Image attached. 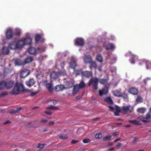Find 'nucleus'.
Here are the masks:
<instances>
[{"instance_id":"nucleus-15","label":"nucleus","mask_w":151,"mask_h":151,"mask_svg":"<svg viewBox=\"0 0 151 151\" xmlns=\"http://www.w3.org/2000/svg\"><path fill=\"white\" fill-rule=\"evenodd\" d=\"M74 82L73 81H66L65 83L64 86L65 88H70L72 87Z\"/></svg>"},{"instance_id":"nucleus-20","label":"nucleus","mask_w":151,"mask_h":151,"mask_svg":"<svg viewBox=\"0 0 151 151\" xmlns=\"http://www.w3.org/2000/svg\"><path fill=\"white\" fill-rule=\"evenodd\" d=\"M82 77L88 78L91 76L92 75V72L88 71H85L82 73Z\"/></svg>"},{"instance_id":"nucleus-19","label":"nucleus","mask_w":151,"mask_h":151,"mask_svg":"<svg viewBox=\"0 0 151 151\" xmlns=\"http://www.w3.org/2000/svg\"><path fill=\"white\" fill-rule=\"evenodd\" d=\"M108 92V88L105 87L104 88L99 91V94L100 96L106 94Z\"/></svg>"},{"instance_id":"nucleus-59","label":"nucleus","mask_w":151,"mask_h":151,"mask_svg":"<svg viewBox=\"0 0 151 151\" xmlns=\"http://www.w3.org/2000/svg\"><path fill=\"white\" fill-rule=\"evenodd\" d=\"M119 134V133L118 132H114L113 134V135L114 136H117Z\"/></svg>"},{"instance_id":"nucleus-13","label":"nucleus","mask_w":151,"mask_h":151,"mask_svg":"<svg viewBox=\"0 0 151 151\" xmlns=\"http://www.w3.org/2000/svg\"><path fill=\"white\" fill-rule=\"evenodd\" d=\"M75 44L78 46H82L84 45L83 39L81 38L76 39L75 41Z\"/></svg>"},{"instance_id":"nucleus-36","label":"nucleus","mask_w":151,"mask_h":151,"mask_svg":"<svg viewBox=\"0 0 151 151\" xmlns=\"http://www.w3.org/2000/svg\"><path fill=\"white\" fill-rule=\"evenodd\" d=\"M5 87V81H0V89H2Z\"/></svg>"},{"instance_id":"nucleus-51","label":"nucleus","mask_w":151,"mask_h":151,"mask_svg":"<svg viewBox=\"0 0 151 151\" xmlns=\"http://www.w3.org/2000/svg\"><path fill=\"white\" fill-rule=\"evenodd\" d=\"M111 71L112 73H115L116 71V68L115 67H113L111 68Z\"/></svg>"},{"instance_id":"nucleus-40","label":"nucleus","mask_w":151,"mask_h":151,"mask_svg":"<svg viewBox=\"0 0 151 151\" xmlns=\"http://www.w3.org/2000/svg\"><path fill=\"white\" fill-rule=\"evenodd\" d=\"M129 122L133 123L135 124L138 125L139 124V122L136 120H129Z\"/></svg>"},{"instance_id":"nucleus-5","label":"nucleus","mask_w":151,"mask_h":151,"mask_svg":"<svg viewBox=\"0 0 151 151\" xmlns=\"http://www.w3.org/2000/svg\"><path fill=\"white\" fill-rule=\"evenodd\" d=\"M44 50H40L39 48L36 49L33 47H30L28 50L29 52L31 54H34L39 52H44Z\"/></svg>"},{"instance_id":"nucleus-29","label":"nucleus","mask_w":151,"mask_h":151,"mask_svg":"<svg viewBox=\"0 0 151 151\" xmlns=\"http://www.w3.org/2000/svg\"><path fill=\"white\" fill-rule=\"evenodd\" d=\"M9 51V50L7 47H4L2 50V53L4 54H8Z\"/></svg>"},{"instance_id":"nucleus-53","label":"nucleus","mask_w":151,"mask_h":151,"mask_svg":"<svg viewBox=\"0 0 151 151\" xmlns=\"http://www.w3.org/2000/svg\"><path fill=\"white\" fill-rule=\"evenodd\" d=\"M9 112L11 114L12 113H17V111L16 110H10L9 111Z\"/></svg>"},{"instance_id":"nucleus-55","label":"nucleus","mask_w":151,"mask_h":151,"mask_svg":"<svg viewBox=\"0 0 151 151\" xmlns=\"http://www.w3.org/2000/svg\"><path fill=\"white\" fill-rule=\"evenodd\" d=\"M6 94H7V93L6 92H4L2 93H1V94L0 95V96L1 97V96H3L5 95H6Z\"/></svg>"},{"instance_id":"nucleus-6","label":"nucleus","mask_w":151,"mask_h":151,"mask_svg":"<svg viewBox=\"0 0 151 151\" xmlns=\"http://www.w3.org/2000/svg\"><path fill=\"white\" fill-rule=\"evenodd\" d=\"M138 119L144 123L149 122L151 121V115L149 113L147 114L145 117L140 116L139 117Z\"/></svg>"},{"instance_id":"nucleus-56","label":"nucleus","mask_w":151,"mask_h":151,"mask_svg":"<svg viewBox=\"0 0 151 151\" xmlns=\"http://www.w3.org/2000/svg\"><path fill=\"white\" fill-rule=\"evenodd\" d=\"M109 108L110 109V110L111 111H113L114 109V108L111 106H109Z\"/></svg>"},{"instance_id":"nucleus-10","label":"nucleus","mask_w":151,"mask_h":151,"mask_svg":"<svg viewBox=\"0 0 151 151\" xmlns=\"http://www.w3.org/2000/svg\"><path fill=\"white\" fill-rule=\"evenodd\" d=\"M12 30L11 28H9L7 29L6 32V36L7 39H11L13 36V34L12 32Z\"/></svg>"},{"instance_id":"nucleus-34","label":"nucleus","mask_w":151,"mask_h":151,"mask_svg":"<svg viewBox=\"0 0 151 151\" xmlns=\"http://www.w3.org/2000/svg\"><path fill=\"white\" fill-rule=\"evenodd\" d=\"M33 59L31 57H28L26 58L24 61L25 63H29L33 60Z\"/></svg>"},{"instance_id":"nucleus-61","label":"nucleus","mask_w":151,"mask_h":151,"mask_svg":"<svg viewBox=\"0 0 151 151\" xmlns=\"http://www.w3.org/2000/svg\"><path fill=\"white\" fill-rule=\"evenodd\" d=\"M78 142V141L72 140L71 141V143L72 144H75Z\"/></svg>"},{"instance_id":"nucleus-46","label":"nucleus","mask_w":151,"mask_h":151,"mask_svg":"<svg viewBox=\"0 0 151 151\" xmlns=\"http://www.w3.org/2000/svg\"><path fill=\"white\" fill-rule=\"evenodd\" d=\"M102 134L101 133L97 134L95 135V137L96 138H100L101 137Z\"/></svg>"},{"instance_id":"nucleus-22","label":"nucleus","mask_w":151,"mask_h":151,"mask_svg":"<svg viewBox=\"0 0 151 151\" xmlns=\"http://www.w3.org/2000/svg\"><path fill=\"white\" fill-rule=\"evenodd\" d=\"M129 92L134 95H136L138 93L137 89L135 88H130L129 90Z\"/></svg>"},{"instance_id":"nucleus-27","label":"nucleus","mask_w":151,"mask_h":151,"mask_svg":"<svg viewBox=\"0 0 151 151\" xmlns=\"http://www.w3.org/2000/svg\"><path fill=\"white\" fill-rule=\"evenodd\" d=\"M14 62L16 65H20L23 64V63L20 59H15Z\"/></svg>"},{"instance_id":"nucleus-64","label":"nucleus","mask_w":151,"mask_h":151,"mask_svg":"<svg viewBox=\"0 0 151 151\" xmlns=\"http://www.w3.org/2000/svg\"><path fill=\"white\" fill-rule=\"evenodd\" d=\"M121 139V138H118L114 140V141L115 142H116L120 140Z\"/></svg>"},{"instance_id":"nucleus-33","label":"nucleus","mask_w":151,"mask_h":151,"mask_svg":"<svg viewBox=\"0 0 151 151\" xmlns=\"http://www.w3.org/2000/svg\"><path fill=\"white\" fill-rule=\"evenodd\" d=\"M146 110V109L144 107H141L137 109V111L138 112L141 113H143L145 112Z\"/></svg>"},{"instance_id":"nucleus-60","label":"nucleus","mask_w":151,"mask_h":151,"mask_svg":"<svg viewBox=\"0 0 151 151\" xmlns=\"http://www.w3.org/2000/svg\"><path fill=\"white\" fill-rule=\"evenodd\" d=\"M114 144V143L112 142H109L108 143V146H111L112 145Z\"/></svg>"},{"instance_id":"nucleus-49","label":"nucleus","mask_w":151,"mask_h":151,"mask_svg":"<svg viewBox=\"0 0 151 151\" xmlns=\"http://www.w3.org/2000/svg\"><path fill=\"white\" fill-rule=\"evenodd\" d=\"M142 99L141 97H138L136 99V101L139 102H142Z\"/></svg>"},{"instance_id":"nucleus-9","label":"nucleus","mask_w":151,"mask_h":151,"mask_svg":"<svg viewBox=\"0 0 151 151\" xmlns=\"http://www.w3.org/2000/svg\"><path fill=\"white\" fill-rule=\"evenodd\" d=\"M5 88L8 89L11 88L14 85V82L12 80L5 81Z\"/></svg>"},{"instance_id":"nucleus-45","label":"nucleus","mask_w":151,"mask_h":151,"mask_svg":"<svg viewBox=\"0 0 151 151\" xmlns=\"http://www.w3.org/2000/svg\"><path fill=\"white\" fill-rule=\"evenodd\" d=\"M45 144H39L38 145V147L40 148H42L45 146Z\"/></svg>"},{"instance_id":"nucleus-30","label":"nucleus","mask_w":151,"mask_h":151,"mask_svg":"<svg viewBox=\"0 0 151 151\" xmlns=\"http://www.w3.org/2000/svg\"><path fill=\"white\" fill-rule=\"evenodd\" d=\"M114 95L116 96L119 97L122 96L121 93L118 90H115L113 91Z\"/></svg>"},{"instance_id":"nucleus-58","label":"nucleus","mask_w":151,"mask_h":151,"mask_svg":"<svg viewBox=\"0 0 151 151\" xmlns=\"http://www.w3.org/2000/svg\"><path fill=\"white\" fill-rule=\"evenodd\" d=\"M54 124V122L53 121H50L49 122V125H53Z\"/></svg>"},{"instance_id":"nucleus-47","label":"nucleus","mask_w":151,"mask_h":151,"mask_svg":"<svg viewBox=\"0 0 151 151\" xmlns=\"http://www.w3.org/2000/svg\"><path fill=\"white\" fill-rule=\"evenodd\" d=\"M115 110L116 111L118 112H119L121 111L120 107L117 106H115Z\"/></svg>"},{"instance_id":"nucleus-24","label":"nucleus","mask_w":151,"mask_h":151,"mask_svg":"<svg viewBox=\"0 0 151 151\" xmlns=\"http://www.w3.org/2000/svg\"><path fill=\"white\" fill-rule=\"evenodd\" d=\"M48 90V91L50 92H52L53 90V85L52 83H47L45 84Z\"/></svg>"},{"instance_id":"nucleus-62","label":"nucleus","mask_w":151,"mask_h":151,"mask_svg":"<svg viewBox=\"0 0 151 151\" xmlns=\"http://www.w3.org/2000/svg\"><path fill=\"white\" fill-rule=\"evenodd\" d=\"M45 112L47 114H50V115L52 114V112L50 111H45Z\"/></svg>"},{"instance_id":"nucleus-21","label":"nucleus","mask_w":151,"mask_h":151,"mask_svg":"<svg viewBox=\"0 0 151 151\" xmlns=\"http://www.w3.org/2000/svg\"><path fill=\"white\" fill-rule=\"evenodd\" d=\"M65 88L63 85H57L54 88L55 90L56 91H59L62 90Z\"/></svg>"},{"instance_id":"nucleus-23","label":"nucleus","mask_w":151,"mask_h":151,"mask_svg":"<svg viewBox=\"0 0 151 151\" xmlns=\"http://www.w3.org/2000/svg\"><path fill=\"white\" fill-rule=\"evenodd\" d=\"M69 66L70 68H72L74 70L75 68L77 66L76 62L75 60L71 61L69 63Z\"/></svg>"},{"instance_id":"nucleus-16","label":"nucleus","mask_w":151,"mask_h":151,"mask_svg":"<svg viewBox=\"0 0 151 151\" xmlns=\"http://www.w3.org/2000/svg\"><path fill=\"white\" fill-rule=\"evenodd\" d=\"M36 82L35 81L33 78H30L26 82V85L30 87L34 85Z\"/></svg>"},{"instance_id":"nucleus-44","label":"nucleus","mask_w":151,"mask_h":151,"mask_svg":"<svg viewBox=\"0 0 151 151\" xmlns=\"http://www.w3.org/2000/svg\"><path fill=\"white\" fill-rule=\"evenodd\" d=\"M21 31L19 29L17 28L15 29V33L17 35H19L21 33Z\"/></svg>"},{"instance_id":"nucleus-38","label":"nucleus","mask_w":151,"mask_h":151,"mask_svg":"<svg viewBox=\"0 0 151 151\" xmlns=\"http://www.w3.org/2000/svg\"><path fill=\"white\" fill-rule=\"evenodd\" d=\"M59 137L61 139H65L68 138V136L66 135L65 134H60L59 135Z\"/></svg>"},{"instance_id":"nucleus-28","label":"nucleus","mask_w":151,"mask_h":151,"mask_svg":"<svg viewBox=\"0 0 151 151\" xmlns=\"http://www.w3.org/2000/svg\"><path fill=\"white\" fill-rule=\"evenodd\" d=\"M89 63L90 64V66H89V68L91 69L92 70V68H96L97 65L95 62L92 60L91 62H90Z\"/></svg>"},{"instance_id":"nucleus-8","label":"nucleus","mask_w":151,"mask_h":151,"mask_svg":"<svg viewBox=\"0 0 151 151\" xmlns=\"http://www.w3.org/2000/svg\"><path fill=\"white\" fill-rule=\"evenodd\" d=\"M104 47L106 50H110L112 51H113L115 47V45L111 43L104 44Z\"/></svg>"},{"instance_id":"nucleus-37","label":"nucleus","mask_w":151,"mask_h":151,"mask_svg":"<svg viewBox=\"0 0 151 151\" xmlns=\"http://www.w3.org/2000/svg\"><path fill=\"white\" fill-rule=\"evenodd\" d=\"M85 83L83 81H81L78 85H77L79 88H81L84 87L85 86Z\"/></svg>"},{"instance_id":"nucleus-48","label":"nucleus","mask_w":151,"mask_h":151,"mask_svg":"<svg viewBox=\"0 0 151 151\" xmlns=\"http://www.w3.org/2000/svg\"><path fill=\"white\" fill-rule=\"evenodd\" d=\"M49 103L51 104L55 105L57 104V101L54 100H52L50 101Z\"/></svg>"},{"instance_id":"nucleus-42","label":"nucleus","mask_w":151,"mask_h":151,"mask_svg":"<svg viewBox=\"0 0 151 151\" xmlns=\"http://www.w3.org/2000/svg\"><path fill=\"white\" fill-rule=\"evenodd\" d=\"M46 109H50L55 110L58 109V108L57 107H56L55 106H50L49 107L47 108Z\"/></svg>"},{"instance_id":"nucleus-57","label":"nucleus","mask_w":151,"mask_h":151,"mask_svg":"<svg viewBox=\"0 0 151 151\" xmlns=\"http://www.w3.org/2000/svg\"><path fill=\"white\" fill-rule=\"evenodd\" d=\"M22 108H18L16 110L17 111V113L18 112V111H19L20 110H22Z\"/></svg>"},{"instance_id":"nucleus-2","label":"nucleus","mask_w":151,"mask_h":151,"mask_svg":"<svg viewBox=\"0 0 151 151\" xmlns=\"http://www.w3.org/2000/svg\"><path fill=\"white\" fill-rule=\"evenodd\" d=\"M24 91L25 88L22 84L16 83L11 93L13 94H17L19 93L22 91Z\"/></svg>"},{"instance_id":"nucleus-18","label":"nucleus","mask_w":151,"mask_h":151,"mask_svg":"<svg viewBox=\"0 0 151 151\" xmlns=\"http://www.w3.org/2000/svg\"><path fill=\"white\" fill-rule=\"evenodd\" d=\"M108 92V88L105 87L104 88L99 91V94L100 96L106 94Z\"/></svg>"},{"instance_id":"nucleus-1","label":"nucleus","mask_w":151,"mask_h":151,"mask_svg":"<svg viewBox=\"0 0 151 151\" xmlns=\"http://www.w3.org/2000/svg\"><path fill=\"white\" fill-rule=\"evenodd\" d=\"M65 65V62L63 61L60 63V65H58L56 67L58 69L59 73L52 71L50 74V76L51 79L55 80L58 78L60 75L64 76L66 74L65 71L63 70V68Z\"/></svg>"},{"instance_id":"nucleus-41","label":"nucleus","mask_w":151,"mask_h":151,"mask_svg":"<svg viewBox=\"0 0 151 151\" xmlns=\"http://www.w3.org/2000/svg\"><path fill=\"white\" fill-rule=\"evenodd\" d=\"M107 82V80L106 79H101L100 81V82L101 84L104 85L106 84Z\"/></svg>"},{"instance_id":"nucleus-12","label":"nucleus","mask_w":151,"mask_h":151,"mask_svg":"<svg viewBox=\"0 0 151 151\" xmlns=\"http://www.w3.org/2000/svg\"><path fill=\"white\" fill-rule=\"evenodd\" d=\"M83 58L84 62L86 63H90L92 61V57L90 55H85Z\"/></svg>"},{"instance_id":"nucleus-63","label":"nucleus","mask_w":151,"mask_h":151,"mask_svg":"<svg viewBox=\"0 0 151 151\" xmlns=\"http://www.w3.org/2000/svg\"><path fill=\"white\" fill-rule=\"evenodd\" d=\"M119 113L117 112H115L114 113V115L116 116H118L119 115Z\"/></svg>"},{"instance_id":"nucleus-52","label":"nucleus","mask_w":151,"mask_h":151,"mask_svg":"<svg viewBox=\"0 0 151 151\" xmlns=\"http://www.w3.org/2000/svg\"><path fill=\"white\" fill-rule=\"evenodd\" d=\"M139 139L138 138L136 137H134L133 138L132 141L133 142H136Z\"/></svg>"},{"instance_id":"nucleus-50","label":"nucleus","mask_w":151,"mask_h":151,"mask_svg":"<svg viewBox=\"0 0 151 151\" xmlns=\"http://www.w3.org/2000/svg\"><path fill=\"white\" fill-rule=\"evenodd\" d=\"M83 142L84 143H86L90 142V141L88 139H86L83 140Z\"/></svg>"},{"instance_id":"nucleus-26","label":"nucleus","mask_w":151,"mask_h":151,"mask_svg":"<svg viewBox=\"0 0 151 151\" xmlns=\"http://www.w3.org/2000/svg\"><path fill=\"white\" fill-rule=\"evenodd\" d=\"M137 59L138 57L137 56L132 55L130 60V61L131 63L134 64Z\"/></svg>"},{"instance_id":"nucleus-39","label":"nucleus","mask_w":151,"mask_h":151,"mask_svg":"<svg viewBox=\"0 0 151 151\" xmlns=\"http://www.w3.org/2000/svg\"><path fill=\"white\" fill-rule=\"evenodd\" d=\"M74 72L75 74L76 75H78L81 73H82V70H81L80 69L79 70H76L75 69L74 70Z\"/></svg>"},{"instance_id":"nucleus-14","label":"nucleus","mask_w":151,"mask_h":151,"mask_svg":"<svg viewBox=\"0 0 151 151\" xmlns=\"http://www.w3.org/2000/svg\"><path fill=\"white\" fill-rule=\"evenodd\" d=\"M145 63L146 65V68L147 69H151V63L149 62L146 61L145 62L143 60H140L139 61V64L140 65H142L143 63Z\"/></svg>"},{"instance_id":"nucleus-35","label":"nucleus","mask_w":151,"mask_h":151,"mask_svg":"<svg viewBox=\"0 0 151 151\" xmlns=\"http://www.w3.org/2000/svg\"><path fill=\"white\" fill-rule=\"evenodd\" d=\"M105 100L109 104H112L113 103L111 98L110 97H108L106 98Z\"/></svg>"},{"instance_id":"nucleus-4","label":"nucleus","mask_w":151,"mask_h":151,"mask_svg":"<svg viewBox=\"0 0 151 151\" xmlns=\"http://www.w3.org/2000/svg\"><path fill=\"white\" fill-rule=\"evenodd\" d=\"M99 79L96 78H93L89 80L88 82V85L90 86L92 85L94 88L96 90L98 88V83Z\"/></svg>"},{"instance_id":"nucleus-54","label":"nucleus","mask_w":151,"mask_h":151,"mask_svg":"<svg viewBox=\"0 0 151 151\" xmlns=\"http://www.w3.org/2000/svg\"><path fill=\"white\" fill-rule=\"evenodd\" d=\"M37 93H38L37 91L32 92L31 93V96H33L35 95V94H37Z\"/></svg>"},{"instance_id":"nucleus-25","label":"nucleus","mask_w":151,"mask_h":151,"mask_svg":"<svg viewBox=\"0 0 151 151\" xmlns=\"http://www.w3.org/2000/svg\"><path fill=\"white\" fill-rule=\"evenodd\" d=\"M35 39L36 42L39 41H43L44 40V39L39 34H37L36 35Z\"/></svg>"},{"instance_id":"nucleus-31","label":"nucleus","mask_w":151,"mask_h":151,"mask_svg":"<svg viewBox=\"0 0 151 151\" xmlns=\"http://www.w3.org/2000/svg\"><path fill=\"white\" fill-rule=\"evenodd\" d=\"M79 88L78 85L75 86L74 87L73 89V93L75 94L78 92Z\"/></svg>"},{"instance_id":"nucleus-43","label":"nucleus","mask_w":151,"mask_h":151,"mask_svg":"<svg viewBox=\"0 0 151 151\" xmlns=\"http://www.w3.org/2000/svg\"><path fill=\"white\" fill-rule=\"evenodd\" d=\"M111 137L112 136L111 135H109L108 136L105 137L103 138V140L105 141L109 140L110 139Z\"/></svg>"},{"instance_id":"nucleus-11","label":"nucleus","mask_w":151,"mask_h":151,"mask_svg":"<svg viewBox=\"0 0 151 151\" xmlns=\"http://www.w3.org/2000/svg\"><path fill=\"white\" fill-rule=\"evenodd\" d=\"M20 41L23 42L24 43V45H22V47L25 45H28L30 44L32 41L31 39L29 37H27L26 38L19 40Z\"/></svg>"},{"instance_id":"nucleus-17","label":"nucleus","mask_w":151,"mask_h":151,"mask_svg":"<svg viewBox=\"0 0 151 151\" xmlns=\"http://www.w3.org/2000/svg\"><path fill=\"white\" fill-rule=\"evenodd\" d=\"M29 74V71L26 69H24L21 72L20 76L22 78H24L27 76Z\"/></svg>"},{"instance_id":"nucleus-7","label":"nucleus","mask_w":151,"mask_h":151,"mask_svg":"<svg viewBox=\"0 0 151 151\" xmlns=\"http://www.w3.org/2000/svg\"><path fill=\"white\" fill-rule=\"evenodd\" d=\"M134 109V107L131 105L125 106L122 107V109L124 112H131Z\"/></svg>"},{"instance_id":"nucleus-32","label":"nucleus","mask_w":151,"mask_h":151,"mask_svg":"<svg viewBox=\"0 0 151 151\" xmlns=\"http://www.w3.org/2000/svg\"><path fill=\"white\" fill-rule=\"evenodd\" d=\"M96 60L98 62L101 63L103 61V57L100 55H98L96 57Z\"/></svg>"},{"instance_id":"nucleus-3","label":"nucleus","mask_w":151,"mask_h":151,"mask_svg":"<svg viewBox=\"0 0 151 151\" xmlns=\"http://www.w3.org/2000/svg\"><path fill=\"white\" fill-rule=\"evenodd\" d=\"M24 43L20 41L12 42L9 45V47L12 50L15 49H20L22 48V45Z\"/></svg>"}]
</instances>
